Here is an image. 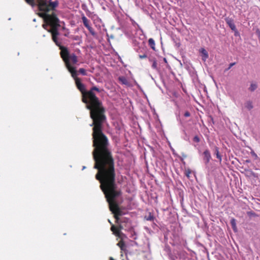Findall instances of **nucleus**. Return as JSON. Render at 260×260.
Masks as SVG:
<instances>
[{"mask_svg": "<svg viewBox=\"0 0 260 260\" xmlns=\"http://www.w3.org/2000/svg\"><path fill=\"white\" fill-rule=\"evenodd\" d=\"M66 60V67L74 79L78 89L82 94V101L86 104V107L90 111V117L92 123V143L94 147L92 152L95 161L94 168L98 170L95 179L100 182L101 188H118L115 182L114 160L109 148L107 137L103 133L104 123L106 121L105 108L102 101L94 91L100 92L104 91L95 86L86 90L85 85L78 77L77 71L74 67L76 64Z\"/></svg>", "mask_w": 260, "mask_h": 260, "instance_id": "nucleus-1", "label": "nucleus"}, {"mask_svg": "<svg viewBox=\"0 0 260 260\" xmlns=\"http://www.w3.org/2000/svg\"><path fill=\"white\" fill-rule=\"evenodd\" d=\"M48 31L51 33L53 42L59 47L60 50V55L64 64H66L65 59H67L69 62H72L73 64H77L78 62V56L75 53H70L68 48L61 45L60 42L58 41L57 36L59 35L58 29L48 30Z\"/></svg>", "mask_w": 260, "mask_h": 260, "instance_id": "nucleus-2", "label": "nucleus"}, {"mask_svg": "<svg viewBox=\"0 0 260 260\" xmlns=\"http://www.w3.org/2000/svg\"><path fill=\"white\" fill-rule=\"evenodd\" d=\"M40 16L44 18L46 23L51 26L50 30L58 29L60 26L59 20L54 13L49 14L45 12H42L40 14Z\"/></svg>", "mask_w": 260, "mask_h": 260, "instance_id": "nucleus-3", "label": "nucleus"}, {"mask_svg": "<svg viewBox=\"0 0 260 260\" xmlns=\"http://www.w3.org/2000/svg\"><path fill=\"white\" fill-rule=\"evenodd\" d=\"M38 9L42 12L47 13L50 10H54L58 5L57 1L49 2V3L47 0H38Z\"/></svg>", "mask_w": 260, "mask_h": 260, "instance_id": "nucleus-4", "label": "nucleus"}, {"mask_svg": "<svg viewBox=\"0 0 260 260\" xmlns=\"http://www.w3.org/2000/svg\"><path fill=\"white\" fill-rule=\"evenodd\" d=\"M81 18L85 27L87 28L92 36H95L96 35V33L93 28L90 25V21L83 14Z\"/></svg>", "mask_w": 260, "mask_h": 260, "instance_id": "nucleus-5", "label": "nucleus"}, {"mask_svg": "<svg viewBox=\"0 0 260 260\" xmlns=\"http://www.w3.org/2000/svg\"><path fill=\"white\" fill-rule=\"evenodd\" d=\"M122 226L120 225L119 227L112 225L111 227V230L113 233L119 238H122L125 237V235L121 232Z\"/></svg>", "mask_w": 260, "mask_h": 260, "instance_id": "nucleus-6", "label": "nucleus"}, {"mask_svg": "<svg viewBox=\"0 0 260 260\" xmlns=\"http://www.w3.org/2000/svg\"><path fill=\"white\" fill-rule=\"evenodd\" d=\"M203 160L205 164H208L211 159V155L209 150L206 149L203 152Z\"/></svg>", "mask_w": 260, "mask_h": 260, "instance_id": "nucleus-7", "label": "nucleus"}, {"mask_svg": "<svg viewBox=\"0 0 260 260\" xmlns=\"http://www.w3.org/2000/svg\"><path fill=\"white\" fill-rule=\"evenodd\" d=\"M225 21L226 24L229 26L231 29L234 31L236 30V27L234 24V20L233 19L227 17L225 19Z\"/></svg>", "mask_w": 260, "mask_h": 260, "instance_id": "nucleus-8", "label": "nucleus"}, {"mask_svg": "<svg viewBox=\"0 0 260 260\" xmlns=\"http://www.w3.org/2000/svg\"><path fill=\"white\" fill-rule=\"evenodd\" d=\"M121 240L117 243V246L120 248V250L122 251L125 252L126 251V245H125L124 241L123 240V238H120Z\"/></svg>", "mask_w": 260, "mask_h": 260, "instance_id": "nucleus-9", "label": "nucleus"}, {"mask_svg": "<svg viewBox=\"0 0 260 260\" xmlns=\"http://www.w3.org/2000/svg\"><path fill=\"white\" fill-rule=\"evenodd\" d=\"M25 2L32 8L38 6V1L37 0H25Z\"/></svg>", "mask_w": 260, "mask_h": 260, "instance_id": "nucleus-10", "label": "nucleus"}, {"mask_svg": "<svg viewBox=\"0 0 260 260\" xmlns=\"http://www.w3.org/2000/svg\"><path fill=\"white\" fill-rule=\"evenodd\" d=\"M118 80L123 84H124V85H128V80L124 76L119 77Z\"/></svg>", "mask_w": 260, "mask_h": 260, "instance_id": "nucleus-11", "label": "nucleus"}, {"mask_svg": "<svg viewBox=\"0 0 260 260\" xmlns=\"http://www.w3.org/2000/svg\"><path fill=\"white\" fill-rule=\"evenodd\" d=\"M200 52L202 54V55H203V57H204V60H205L207 58H208V52L207 51L204 49V48H202L201 49V51H200Z\"/></svg>", "mask_w": 260, "mask_h": 260, "instance_id": "nucleus-12", "label": "nucleus"}, {"mask_svg": "<svg viewBox=\"0 0 260 260\" xmlns=\"http://www.w3.org/2000/svg\"><path fill=\"white\" fill-rule=\"evenodd\" d=\"M148 44L153 50H155V44L154 40L152 38H150L148 40Z\"/></svg>", "mask_w": 260, "mask_h": 260, "instance_id": "nucleus-13", "label": "nucleus"}, {"mask_svg": "<svg viewBox=\"0 0 260 260\" xmlns=\"http://www.w3.org/2000/svg\"><path fill=\"white\" fill-rule=\"evenodd\" d=\"M215 153L216 157L219 160V161L221 162L222 160V157L221 155L219 154V149L217 147H215Z\"/></svg>", "mask_w": 260, "mask_h": 260, "instance_id": "nucleus-14", "label": "nucleus"}, {"mask_svg": "<svg viewBox=\"0 0 260 260\" xmlns=\"http://www.w3.org/2000/svg\"><path fill=\"white\" fill-rule=\"evenodd\" d=\"M145 219L148 221H153L154 219V216L150 212L148 216H145Z\"/></svg>", "mask_w": 260, "mask_h": 260, "instance_id": "nucleus-15", "label": "nucleus"}, {"mask_svg": "<svg viewBox=\"0 0 260 260\" xmlns=\"http://www.w3.org/2000/svg\"><path fill=\"white\" fill-rule=\"evenodd\" d=\"M78 73H80L83 76L87 75L86 71L83 68H80L79 70L77 71V74H78Z\"/></svg>", "mask_w": 260, "mask_h": 260, "instance_id": "nucleus-16", "label": "nucleus"}, {"mask_svg": "<svg viewBox=\"0 0 260 260\" xmlns=\"http://www.w3.org/2000/svg\"><path fill=\"white\" fill-rule=\"evenodd\" d=\"M231 225L234 230V231H236V220L234 218H233L231 220Z\"/></svg>", "mask_w": 260, "mask_h": 260, "instance_id": "nucleus-17", "label": "nucleus"}, {"mask_svg": "<svg viewBox=\"0 0 260 260\" xmlns=\"http://www.w3.org/2000/svg\"><path fill=\"white\" fill-rule=\"evenodd\" d=\"M257 88V85L255 83H251L249 88V90L251 91H254Z\"/></svg>", "mask_w": 260, "mask_h": 260, "instance_id": "nucleus-18", "label": "nucleus"}, {"mask_svg": "<svg viewBox=\"0 0 260 260\" xmlns=\"http://www.w3.org/2000/svg\"><path fill=\"white\" fill-rule=\"evenodd\" d=\"M245 107L247 109L251 110L253 108L252 103L250 102H247Z\"/></svg>", "mask_w": 260, "mask_h": 260, "instance_id": "nucleus-19", "label": "nucleus"}, {"mask_svg": "<svg viewBox=\"0 0 260 260\" xmlns=\"http://www.w3.org/2000/svg\"><path fill=\"white\" fill-rule=\"evenodd\" d=\"M249 172V174L251 176L254 177H257V175L256 174L253 172V171H252L251 170H248V171Z\"/></svg>", "mask_w": 260, "mask_h": 260, "instance_id": "nucleus-20", "label": "nucleus"}, {"mask_svg": "<svg viewBox=\"0 0 260 260\" xmlns=\"http://www.w3.org/2000/svg\"><path fill=\"white\" fill-rule=\"evenodd\" d=\"M236 64V62H233V63H231L230 64H229V67L228 68L226 69L225 70V71H228L229 70H230L233 66H234L235 64Z\"/></svg>", "mask_w": 260, "mask_h": 260, "instance_id": "nucleus-21", "label": "nucleus"}, {"mask_svg": "<svg viewBox=\"0 0 260 260\" xmlns=\"http://www.w3.org/2000/svg\"><path fill=\"white\" fill-rule=\"evenodd\" d=\"M139 57L140 59L146 58L147 57V55L146 54H143L142 55H139Z\"/></svg>", "mask_w": 260, "mask_h": 260, "instance_id": "nucleus-22", "label": "nucleus"}, {"mask_svg": "<svg viewBox=\"0 0 260 260\" xmlns=\"http://www.w3.org/2000/svg\"><path fill=\"white\" fill-rule=\"evenodd\" d=\"M193 141L196 142L198 143L200 142V139L198 136H196L193 138Z\"/></svg>", "mask_w": 260, "mask_h": 260, "instance_id": "nucleus-23", "label": "nucleus"}, {"mask_svg": "<svg viewBox=\"0 0 260 260\" xmlns=\"http://www.w3.org/2000/svg\"><path fill=\"white\" fill-rule=\"evenodd\" d=\"M184 116L186 117H189L190 116V114L188 111H186L184 113Z\"/></svg>", "mask_w": 260, "mask_h": 260, "instance_id": "nucleus-24", "label": "nucleus"}, {"mask_svg": "<svg viewBox=\"0 0 260 260\" xmlns=\"http://www.w3.org/2000/svg\"><path fill=\"white\" fill-rule=\"evenodd\" d=\"M191 173V171L189 170H188L187 171H186V173H185V174H186V176L188 177H189V174Z\"/></svg>", "mask_w": 260, "mask_h": 260, "instance_id": "nucleus-25", "label": "nucleus"}, {"mask_svg": "<svg viewBox=\"0 0 260 260\" xmlns=\"http://www.w3.org/2000/svg\"><path fill=\"white\" fill-rule=\"evenodd\" d=\"M49 25L48 24H47V23L46 24H43L42 26L45 29H47V26Z\"/></svg>", "mask_w": 260, "mask_h": 260, "instance_id": "nucleus-26", "label": "nucleus"}, {"mask_svg": "<svg viewBox=\"0 0 260 260\" xmlns=\"http://www.w3.org/2000/svg\"><path fill=\"white\" fill-rule=\"evenodd\" d=\"M152 67H153V68H156V62L155 61H154V62L153 63Z\"/></svg>", "mask_w": 260, "mask_h": 260, "instance_id": "nucleus-27", "label": "nucleus"}, {"mask_svg": "<svg viewBox=\"0 0 260 260\" xmlns=\"http://www.w3.org/2000/svg\"><path fill=\"white\" fill-rule=\"evenodd\" d=\"M253 155L257 157V155L254 152L253 153Z\"/></svg>", "mask_w": 260, "mask_h": 260, "instance_id": "nucleus-28", "label": "nucleus"}, {"mask_svg": "<svg viewBox=\"0 0 260 260\" xmlns=\"http://www.w3.org/2000/svg\"><path fill=\"white\" fill-rule=\"evenodd\" d=\"M246 162H248V163H249V162H250V161L249 160H246Z\"/></svg>", "mask_w": 260, "mask_h": 260, "instance_id": "nucleus-29", "label": "nucleus"}, {"mask_svg": "<svg viewBox=\"0 0 260 260\" xmlns=\"http://www.w3.org/2000/svg\"><path fill=\"white\" fill-rule=\"evenodd\" d=\"M110 260H114V258H112V257H111L110 258Z\"/></svg>", "mask_w": 260, "mask_h": 260, "instance_id": "nucleus-30", "label": "nucleus"}]
</instances>
